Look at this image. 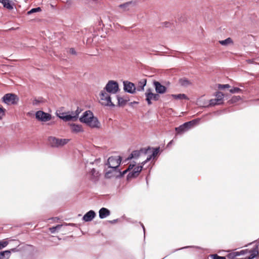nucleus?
<instances>
[{
    "mask_svg": "<svg viewBox=\"0 0 259 259\" xmlns=\"http://www.w3.org/2000/svg\"><path fill=\"white\" fill-rule=\"evenodd\" d=\"M119 90L118 83L114 80H110L106 84L104 90L100 93V103L102 105L113 107L114 105L111 100L109 94H116Z\"/></svg>",
    "mask_w": 259,
    "mask_h": 259,
    "instance_id": "nucleus-1",
    "label": "nucleus"
},
{
    "mask_svg": "<svg viewBox=\"0 0 259 259\" xmlns=\"http://www.w3.org/2000/svg\"><path fill=\"white\" fill-rule=\"evenodd\" d=\"M79 120L93 128L100 126L98 118L94 116L93 113L90 110L85 111L80 117Z\"/></svg>",
    "mask_w": 259,
    "mask_h": 259,
    "instance_id": "nucleus-2",
    "label": "nucleus"
},
{
    "mask_svg": "<svg viewBox=\"0 0 259 259\" xmlns=\"http://www.w3.org/2000/svg\"><path fill=\"white\" fill-rule=\"evenodd\" d=\"M199 119H196L192 120L190 121L187 122L179 126V127H176L175 130L177 132L178 134H183L189 130H190L193 126L196 125L199 121Z\"/></svg>",
    "mask_w": 259,
    "mask_h": 259,
    "instance_id": "nucleus-3",
    "label": "nucleus"
},
{
    "mask_svg": "<svg viewBox=\"0 0 259 259\" xmlns=\"http://www.w3.org/2000/svg\"><path fill=\"white\" fill-rule=\"evenodd\" d=\"M81 111H82V110L80 108L78 107L75 111H72L71 112H69L67 114H66L64 113H63L62 114V115L60 116L59 117L65 121H75L77 120V119H78V115L81 113Z\"/></svg>",
    "mask_w": 259,
    "mask_h": 259,
    "instance_id": "nucleus-4",
    "label": "nucleus"
},
{
    "mask_svg": "<svg viewBox=\"0 0 259 259\" xmlns=\"http://www.w3.org/2000/svg\"><path fill=\"white\" fill-rule=\"evenodd\" d=\"M69 140L67 139H59L54 137L48 138V143L52 147H60L66 145Z\"/></svg>",
    "mask_w": 259,
    "mask_h": 259,
    "instance_id": "nucleus-5",
    "label": "nucleus"
},
{
    "mask_svg": "<svg viewBox=\"0 0 259 259\" xmlns=\"http://www.w3.org/2000/svg\"><path fill=\"white\" fill-rule=\"evenodd\" d=\"M121 161L120 156H111L108 158L106 164L108 165L109 168H112L113 171H115L120 165Z\"/></svg>",
    "mask_w": 259,
    "mask_h": 259,
    "instance_id": "nucleus-6",
    "label": "nucleus"
},
{
    "mask_svg": "<svg viewBox=\"0 0 259 259\" xmlns=\"http://www.w3.org/2000/svg\"><path fill=\"white\" fill-rule=\"evenodd\" d=\"M3 101L8 104H16L19 101L18 97L14 94H7L3 97Z\"/></svg>",
    "mask_w": 259,
    "mask_h": 259,
    "instance_id": "nucleus-7",
    "label": "nucleus"
},
{
    "mask_svg": "<svg viewBox=\"0 0 259 259\" xmlns=\"http://www.w3.org/2000/svg\"><path fill=\"white\" fill-rule=\"evenodd\" d=\"M146 100L147 102L148 105L152 104L151 101H157L159 98V95L158 94H154L152 92V90L149 89H148L145 94Z\"/></svg>",
    "mask_w": 259,
    "mask_h": 259,
    "instance_id": "nucleus-8",
    "label": "nucleus"
},
{
    "mask_svg": "<svg viewBox=\"0 0 259 259\" xmlns=\"http://www.w3.org/2000/svg\"><path fill=\"white\" fill-rule=\"evenodd\" d=\"M36 118L41 121H48L51 119V115L42 111H38L35 113Z\"/></svg>",
    "mask_w": 259,
    "mask_h": 259,
    "instance_id": "nucleus-9",
    "label": "nucleus"
},
{
    "mask_svg": "<svg viewBox=\"0 0 259 259\" xmlns=\"http://www.w3.org/2000/svg\"><path fill=\"white\" fill-rule=\"evenodd\" d=\"M216 98L213 99H211L209 101L210 106H214L217 105H220L223 103V99L224 98V94L220 92L217 93L215 95Z\"/></svg>",
    "mask_w": 259,
    "mask_h": 259,
    "instance_id": "nucleus-10",
    "label": "nucleus"
},
{
    "mask_svg": "<svg viewBox=\"0 0 259 259\" xmlns=\"http://www.w3.org/2000/svg\"><path fill=\"white\" fill-rule=\"evenodd\" d=\"M123 84L124 91L130 94H134L136 93V88L134 83L128 81H124Z\"/></svg>",
    "mask_w": 259,
    "mask_h": 259,
    "instance_id": "nucleus-11",
    "label": "nucleus"
},
{
    "mask_svg": "<svg viewBox=\"0 0 259 259\" xmlns=\"http://www.w3.org/2000/svg\"><path fill=\"white\" fill-rule=\"evenodd\" d=\"M149 148H142L140 150L134 151L130 156L128 157L127 159H131L132 158H138L141 155V153L146 154Z\"/></svg>",
    "mask_w": 259,
    "mask_h": 259,
    "instance_id": "nucleus-12",
    "label": "nucleus"
},
{
    "mask_svg": "<svg viewBox=\"0 0 259 259\" xmlns=\"http://www.w3.org/2000/svg\"><path fill=\"white\" fill-rule=\"evenodd\" d=\"M87 176L92 181L96 182L99 180L100 174L95 168H93L88 173Z\"/></svg>",
    "mask_w": 259,
    "mask_h": 259,
    "instance_id": "nucleus-13",
    "label": "nucleus"
},
{
    "mask_svg": "<svg viewBox=\"0 0 259 259\" xmlns=\"http://www.w3.org/2000/svg\"><path fill=\"white\" fill-rule=\"evenodd\" d=\"M156 92L158 94H164L166 91V88L161 84L158 81H155L153 82Z\"/></svg>",
    "mask_w": 259,
    "mask_h": 259,
    "instance_id": "nucleus-14",
    "label": "nucleus"
},
{
    "mask_svg": "<svg viewBox=\"0 0 259 259\" xmlns=\"http://www.w3.org/2000/svg\"><path fill=\"white\" fill-rule=\"evenodd\" d=\"M143 165H144L142 164V165L135 167L133 171L128 174L127 177L128 178L137 177L142 170Z\"/></svg>",
    "mask_w": 259,
    "mask_h": 259,
    "instance_id": "nucleus-15",
    "label": "nucleus"
},
{
    "mask_svg": "<svg viewBox=\"0 0 259 259\" xmlns=\"http://www.w3.org/2000/svg\"><path fill=\"white\" fill-rule=\"evenodd\" d=\"M96 216V213L94 210H91L87 212L83 217L82 220L85 222H90Z\"/></svg>",
    "mask_w": 259,
    "mask_h": 259,
    "instance_id": "nucleus-16",
    "label": "nucleus"
},
{
    "mask_svg": "<svg viewBox=\"0 0 259 259\" xmlns=\"http://www.w3.org/2000/svg\"><path fill=\"white\" fill-rule=\"evenodd\" d=\"M99 217L100 219H104L108 216H109L110 214V211L104 207L101 208L99 210Z\"/></svg>",
    "mask_w": 259,
    "mask_h": 259,
    "instance_id": "nucleus-17",
    "label": "nucleus"
},
{
    "mask_svg": "<svg viewBox=\"0 0 259 259\" xmlns=\"http://www.w3.org/2000/svg\"><path fill=\"white\" fill-rule=\"evenodd\" d=\"M70 127L73 133H79L83 132L82 127L80 124H71Z\"/></svg>",
    "mask_w": 259,
    "mask_h": 259,
    "instance_id": "nucleus-18",
    "label": "nucleus"
},
{
    "mask_svg": "<svg viewBox=\"0 0 259 259\" xmlns=\"http://www.w3.org/2000/svg\"><path fill=\"white\" fill-rule=\"evenodd\" d=\"M147 80L146 79H142L139 82L136 90L138 91H143L144 90V87L146 84Z\"/></svg>",
    "mask_w": 259,
    "mask_h": 259,
    "instance_id": "nucleus-19",
    "label": "nucleus"
},
{
    "mask_svg": "<svg viewBox=\"0 0 259 259\" xmlns=\"http://www.w3.org/2000/svg\"><path fill=\"white\" fill-rule=\"evenodd\" d=\"M159 151V148H156L154 149L152 152V155L149 156L145 161H144L143 162H142V164L143 165H144L145 164H146L147 162L150 161L152 159V157H155L158 154Z\"/></svg>",
    "mask_w": 259,
    "mask_h": 259,
    "instance_id": "nucleus-20",
    "label": "nucleus"
},
{
    "mask_svg": "<svg viewBox=\"0 0 259 259\" xmlns=\"http://www.w3.org/2000/svg\"><path fill=\"white\" fill-rule=\"evenodd\" d=\"M68 225L67 224H65V225H63V224H61V225H57L55 227H51L49 228V230L52 233H56V232H59L60 229L64 226H67Z\"/></svg>",
    "mask_w": 259,
    "mask_h": 259,
    "instance_id": "nucleus-21",
    "label": "nucleus"
},
{
    "mask_svg": "<svg viewBox=\"0 0 259 259\" xmlns=\"http://www.w3.org/2000/svg\"><path fill=\"white\" fill-rule=\"evenodd\" d=\"M219 43L222 46H227L230 45H232L233 41L231 38L228 37L225 40H220Z\"/></svg>",
    "mask_w": 259,
    "mask_h": 259,
    "instance_id": "nucleus-22",
    "label": "nucleus"
},
{
    "mask_svg": "<svg viewBox=\"0 0 259 259\" xmlns=\"http://www.w3.org/2000/svg\"><path fill=\"white\" fill-rule=\"evenodd\" d=\"M11 252L9 250H5L0 252V259H9Z\"/></svg>",
    "mask_w": 259,
    "mask_h": 259,
    "instance_id": "nucleus-23",
    "label": "nucleus"
},
{
    "mask_svg": "<svg viewBox=\"0 0 259 259\" xmlns=\"http://www.w3.org/2000/svg\"><path fill=\"white\" fill-rule=\"evenodd\" d=\"M133 5L132 2H129L124 4L120 5L119 7L123 9L124 11H127L130 9L132 5Z\"/></svg>",
    "mask_w": 259,
    "mask_h": 259,
    "instance_id": "nucleus-24",
    "label": "nucleus"
},
{
    "mask_svg": "<svg viewBox=\"0 0 259 259\" xmlns=\"http://www.w3.org/2000/svg\"><path fill=\"white\" fill-rule=\"evenodd\" d=\"M3 5L5 8L8 10H12L13 9V4H12V2L10 0H4Z\"/></svg>",
    "mask_w": 259,
    "mask_h": 259,
    "instance_id": "nucleus-25",
    "label": "nucleus"
},
{
    "mask_svg": "<svg viewBox=\"0 0 259 259\" xmlns=\"http://www.w3.org/2000/svg\"><path fill=\"white\" fill-rule=\"evenodd\" d=\"M171 97L175 99H179V100H183V99L188 100V99L187 96L184 94H179L178 95L172 94V95H171Z\"/></svg>",
    "mask_w": 259,
    "mask_h": 259,
    "instance_id": "nucleus-26",
    "label": "nucleus"
},
{
    "mask_svg": "<svg viewBox=\"0 0 259 259\" xmlns=\"http://www.w3.org/2000/svg\"><path fill=\"white\" fill-rule=\"evenodd\" d=\"M118 171L117 169L115 171H113L112 168H111L110 170H108L105 173V177L107 178H110L114 176H116V173H117Z\"/></svg>",
    "mask_w": 259,
    "mask_h": 259,
    "instance_id": "nucleus-27",
    "label": "nucleus"
},
{
    "mask_svg": "<svg viewBox=\"0 0 259 259\" xmlns=\"http://www.w3.org/2000/svg\"><path fill=\"white\" fill-rule=\"evenodd\" d=\"M44 102V100L42 98H39L38 99H34L32 101V104L34 106H37L39 104Z\"/></svg>",
    "mask_w": 259,
    "mask_h": 259,
    "instance_id": "nucleus-28",
    "label": "nucleus"
},
{
    "mask_svg": "<svg viewBox=\"0 0 259 259\" xmlns=\"http://www.w3.org/2000/svg\"><path fill=\"white\" fill-rule=\"evenodd\" d=\"M179 82L181 85L184 87H187L190 84L189 80L186 78L180 79L179 80Z\"/></svg>",
    "mask_w": 259,
    "mask_h": 259,
    "instance_id": "nucleus-29",
    "label": "nucleus"
},
{
    "mask_svg": "<svg viewBox=\"0 0 259 259\" xmlns=\"http://www.w3.org/2000/svg\"><path fill=\"white\" fill-rule=\"evenodd\" d=\"M241 100V97L239 96H234L229 101L231 103H236Z\"/></svg>",
    "mask_w": 259,
    "mask_h": 259,
    "instance_id": "nucleus-30",
    "label": "nucleus"
},
{
    "mask_svg": "<svg viewBox=\"0 0 259 259\" xmlns=\"http://www.w3.org/2000/svg\"><path fill=\"white\" fill-rule=\"evenodd\" d=\"M40 11H41V9L40 7L33 8L31 10H30V11H29L28 12H27V14L30 15L33 13L39 12Z\"/></svg>",
    "mask_w": 259,
    "mask_h": 259,
    "instance_id": "nucleus-31",
    "label": "nucleus"
},
{
    "mask_svg": "<svg viewBox=\"0 0 259 259\" xmlns=\"http://www.w3.org/2000/svg\"><path fill=\"white\" fill-rule=\"evenodd\" d=\"M242 92V90L237 87L234 88L230 90V92L232 94L239 93Z\"/></svg>",
    "mask_w": 259,
    "mask_h": 259,
    "instance_id": "nucleus-32",
    "label": "nucleus"
},
{
    "mask_svg": "<svg viewBox=\"0 0 259 259\" xmlns=\"http://www.w3.org/2000/svg\"><path fill=\"white\" fill-rule=\"evenodd\" d=\"M117 100H118V104L119 105H124L126 102V101L124 100L121 97H120L119 96H117Z\"/></svg>",
    "mask_w": 259,
    "mask_h": 259,
    "instance_id": "nucleus-33",
    "label": "nucleus"
},
{
    "mask_svg": "<svg viewBox=\"0 0 259 259\" xmlns=\"http://www.w3.org/2000/svg\"><path fill=\"white\" fill-rule=\"evenodd\" d=\"M8 244V241L6 240H3L0 242V250L6 247Z\"/></svg>",
    "mask_w": 259,
    "mask_h": 259,
    "instance_id": "nucleus-34",
    "label": "nucleus"
},
{
    "mask_svg": "<svg viewBox=\"0 0 259 259\" xmlns=\"http://www.w3.org/2000/svg\"><path fill=\"white\" fill-rule=\"evenodd\" d=\"M247 251V250H242L240 251H236L234 253L235 256H239L240 255L244 254Z\"/></svg>",
    "mask_w": 259,
    "mask_h": 259,
    "instance_id": "nucleus-35",
    "label": "nucleus"
},
{
    "mask_svg": "<svg viewBox=\"0 0 259 259\" xmlns=\"http://www.w3.org/2000/svg\"><path fill=\"white\" fill-rule=\"evenodd\" d=\"M5 109L0 106V119H2V117L5 115Z\"/></svg>",
    "mask_w": 259,
    "mask_h": 259,
    "instance_id": "nucleus-36",
    "label": "nucleus"
},
{
    "mask_svg": "<svg viewBox=\"0 0 259 259\" xmlns=\"http://www.w3.org/2000/svg\"><path fill=\"white\" fill-rule=\"evenodd\" d=\"M230 87V85L228 84H219V88L220 89H224L225 88H229Z\"/></svg>",
    "mask_w": 259,
    "mask_h": 259,
    "instance_id": "nucleus-37",
    "label": "nucleus"
},
{
    "mask_svg": "<svg viewBox=\"0 0 259 259\" xmlns=\"http://www.w3.org/2000/svg\"><path fill=\"white\" fill-rule=\"evenodd\" d=\"M211 256L212 257L213 259H226L225 257L220 256L216 254L211 255Z\"/></svg>",
    "mask_w": 259,
    "mask_h": 259,
    "instance_id": "nucleus-38",
    "label": "nucleus"
},
{
    "mask_svg": "<svg viewBox=\"0 0 259 259\" xmlns=\"http://www.w3.org/2000/svg\"><path fill=\"white\" fill-rule=\"evenodd\" d=\"M69 53L72 54V55H76V53L75 50L73 48H71L69 50Z\"/></svg>",
    "mask_w": 259,
    "mask_h": 259,
    "instance_id": "nucleus-39",
    "label": "nucleus"
},
{
    "mask_svg": "<svg viewBox=\"0 0 259 259\" xmlns=\"http://www.w3.org/2000/svg\"><path fill=\"white\" fill-rule=\"evenodd\" d=\"M135 166V164H131L128 165V167L127 168L128 170H130L131 169H133L134 167Z\"/></svg>",
    "mask_w": 259,
    "mask_h": 259,
    "instance_id": "nucleus-40",
    "label": "nucleus"
},
{
    "mask_svg": "<svg viewBox=\"0 0 259 259\" xmlns=\"http://www.w3.org/2000/svg\"><path fill=\"white\" fill-rule=\"evenodd\" d=\"M128 171H129V170H128V169L127 168L126 169H125V170H124V171L122 172V173H121V172H120V171H119V172L120 173V175H121V176H123V175H124L125 174H126V172H127Z\"/></svg>",
    "mask_w": 259,
    "mask_h": 259,
    "instance_id": "nucleus-41",
    "label": "nucleus"
},
{
    "mask_svg": "<svg viewBox=\"0 0 259 259\" xmlns=\"http://www.w3.org/2000/svg\"><path fill=\"white\" fill-rule=\"evenodd\" d=\"M172 142H173V141H172V140L170 141L168 143V144H167V146H169L170 145H171V144H172Z\"/></svg>",
    "mask_w": 259,
    "mask_h": 259,
    "instance_id": "nucleus-42",
    "label": "nucleus"
},
{
    "mask_svg": "<svg viewBox=\"0 0 259 259\" xmlns=\"http://www.w3.org/2000/svg\"><path fill=\"white\" fill-rule=\"evenodd\" d=\"M142 228H143V229L144 233V234H145V227H144V225H143V224L142 225Z\"/></svg>",
    "mask_w": 259,
    "mask_h": 259,
    "instance_id": "nucleus-43",
    "label": "nucleus"
},
{
    "mask_svg": "<svg viewBox=\"0 0 259 259\" xmlns=\"http://www.w3.org/2000/svg\"><path fill=\"white\" fill-rule=\"evenodd\" d=\"M4 2V0H0V3L3 4V3Z\"/></svg>",
    "mask_w": 259,
    "mask_h": 259,
    "instance_id": "nucleus-44",
    "label": "nucleus"
},
{
    "mask_svg": "<svg viewBox=\"0 0 259 259\" xmlns=\"http://www.w3.org/2000/svg\"><path fill=\"white\" fill-rule=\"evenodd\" d=\"M247 61L249 62V63H251L252 62V61H251L250 60H247Z\"/></svg>",
    "mask_w": 259,
    "mask_h": 259,
    "instance_id": "nucleus-45",
    "label": "nucleus"
},
{
    "mask_svg": "<svg viewBox=\"0 0 259 259\" xmlns=\"http://www.w3.org/2000/svg\"><path fill=\"white\" fill-rule=\"evenodd\" d=\"M188 247H185V248H188ZM183 248H184V247L180 248V249H179L178 250L182 249H183Z\"/></svg>",
    "mask_w": 259,
    "mask_h": 259,
    "instance_id": "nucleus-46",
    "label": "nucleus"
}]
</instances>
